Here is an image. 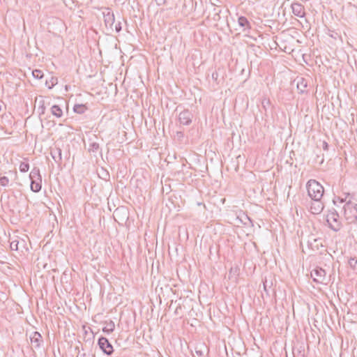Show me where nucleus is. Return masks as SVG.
Wrapping results in <instances>:
<instances>
[{
  "instance_id": "1",
  "label": "nucleus",
  "mask_w": 357,
  "mask_h": 357,
  "mask_svg": "<svg viewBox=\"0 0 357 357\" xmlns=\"http://www.w3.org/2000/svg\"><path fill=\"white\" fill-rule=\"evenodd\" d=\"M307 195L311 200L322 199L324 193V188L322 185L314 179H310L306 184Z\"/></svg>"
},
{
  "instance_id": "2",
  "label": "nucleus",
  "mask_w": 357,
  "mask_h": 357,
  "mask_svg": "<svg viewBox=\"0 0 357 357\" xmlns=\"http://www.w3.org/2000/svg\"><path fill=\"white\" fill-rule=\"evenodd\" d=\"M343 209L344 218L349 223H354L357 221V204L349 200L345 203Z\"/></svg>"
},
{
  "instance_id": "3",
  "label": "nucleus",
  "mask_w": 357,
  "mask_h": 357,
  "mask_svg": "<svg viewBox=\"0 0 357 357\" xmlns=\"http://www.w3.org/2000/svg\"><path fill=\"white\" fill-rule=\"evenodd\" d=\"M326 222L328 227L334 231H338L342 227V223L338 213L333 209L326 215Z\"/></svg>"
},
{
  "instance_id": "4",
  "label": "nucleus",
  "mask_w": 357,
  "mask_h": 357,
  "mask_svg": "<svg viewBox=\"0 0 357 357\" xmlns=\"http://www.w3.org/2000/svg\"><path fill=\"white\" fill-rule=\"evenodd\" d=\"M98 345L100 349L106 355L110 356L114 353V348L109 340L103 336L98 338Z\"/></svg>"
},
{
  "instance_id": "5",
  "label": "nucleus",
  "mask_w": 357,
  "mask_h": 357,
  "mask_svg": "<svg viewBox=\"0 0 357 357\" xmlns=\"http://www.w3.org/2000/svg\"><path fill=\"white\" fill-rule=\"evenodd\" d=\"M311 277L313 281L317 283H324L326 280V273L324 269L320 267H317L311 271Z\"/></svg>"
},
{
  "instance_id": "6",
  "label": "nucleus",
  "mask_w": 357,
  "mask_h": 357,
  "mask_svg": "<svg viewBox=\"0 0 357 357\" xmlns=\"http://www.w3.org/2000/svg\"><path fill=\"white\" fill-rule=\"evenodd\" d=\"M103 17L106 28L108 30L113 31V26L115 21L113 12L109 8H107L106 11L103 12Z\"/></svg>"
},
{
  "instance_id": "7",
  "label": "nucleus",
  "mask_w": 357,
  "mask_h": 357,
  "mask_svg": "<svg viewBox=\"0 0 357 357\" xmlns=\"http://www.w3.org/2000/svg\"><path fill=\"white\" fill-rule=\"evenodd\" d=\"M193 118L192 113L188 109H184L178 115V121L183 126H189Z\"/></svg>"
},
{
  "instance_id": "8",
  "label": "nucleus",
  "mask_w": 357,
  "mask_h": 357,
  "mask_svg": "<svg viewBox=\"0 0 357 357\" xmlns=\"http://www.w3.org/2000/svg\"><path fill=\"white\" fill-rule=\"evenodd\" d=\"M30 340L33 349H38L43 344V337L38 331H35L31 335Z\"/></svg>"
},
{
  "instance_id": "9",
  "label": "nucleus",
  "mask_w": 357,
  "mask_h": 357,
  "mask_svg": "<svg viewBox=\"0 0 357 357\" xmlns=\"http://www.w3.org/2000/svg\"><path fill=\"white\" fill-rule=\"evenodd\" d=\"M324 208V202L322 199H317L316 200H311V204L310 206V211L312 214H319L322 212Z\"/></svg>"
},
{
  "instance_id": "10",
  "label": "nucleus",
  "mask_w": 357,
  "mask_h": 357,
  "mask_svg": "<svg viewBox=\"0 0 357 357\" xmlns=\"http://www.w3.org/2000/svg\"><path fill=\"white\" fill-rule=\"evenodd\" d=\"M195 352L197 357H207L209 349L205 343H199L195 347Z\"/></svg>"
},
{
  "instance_id": "11",
  "label": "nucleus",
  "mask_w": 357,
  "mask_h": 357,
  "mask_svg": "<svg viewBox=\"0 0 357 357\" xmlns=\"http://www.w3.org/2000/svg\"><path fill=\"white\" fill-rule=\"evenodd\" d=\"M292 13L294 15L298 17H303L305 15L304 6L298 2L292 3L291 6Z\"/></svg>"
},
{
  "instance_id": "12",
  "label": "nucleus",
  "mask_w": 357,
  "mask_h": 357,
  "mask_svg": "<svg viewBox=\"0 0 357 357\" xmlns=\"http://www.w3.org/2000/svg\"><path fill=\"white\" fill-rule=\"evenodd\" d=\"M293 354L294 356H305V345L303 343L298 344L293 347Z\"/></svg>"
},
{
  "instance_id": "13",
  "label": "nucleus",
  "mask_w": 357,
  "mask_h": 357,
  "mask_svg": "<svg viewBox=\"0 0 357 357\" xmlns=\"http://www.w3.org/2000/svg\"><path fill=\"white\" fill-rule=\"evenodd\" d=\"M51 155L53 158V160L56 162L57 164H60L62 160L61 157V149L59 148H56L54 149H52L51 151Z\"/></svg>"
},
{
  "instance_id": "14",
  "label": "nucleus",
  "mask_w": 357,
  "mask_h": 357,
  "mask_svg": "<svg viewBox=\"0 0 357 357\" xmlns=\"http://www.w3.org/2000/svg\"><path fill=\"white\" fill-rule=\"evenodd\" d=\"M296 82L298 90H299L301 93H304L307 86V81L303 77H300L297 79Z\"/></svg>"
},
{
  "instance_id": "15",
  "label": "nucleus",
  "mask_w": 357,
  "mask_h": 357,
  "mask_svg": "<svg viewBox=\"0 0 357 357\" xmlns=\"http://www.w3.org/2000/svg\"><path fill=\"white\" fill-rule=\"evenodd\" d=\"M42 188V179L41 180H31V190L34 192H38L40 191Z\"/></svg>"
},
{
  "instance_id": "16",
  "label": "nucleus",
  "mask_w": 357,
  "mask_h": 357,
  "mask_svg": "<svg viewBox=\"0 0 357 357\" xmlns=\"http://www.w3.org/2000/svg\"><path fill=\"white\" fill-rule=\"evenodd\" d=\"M238 23L240 26L243 27V30L251 29V24L248 20V19L244 16H241L238 19Z\"/></svg>"
},
{
  "instance_id": "17",
  "label": "nucleus",
  "mask_w": 357,
  "mask_h": 357,
  "mask_svg": "<svg viewBox=\"0 0 357 357\" xmlns=\"http://www.w3.org/2000/svg\"><path fill=\"white\" fill-rule=\"evenodd\" d=\"M51 113L52 115H54V116H56L57 118H60L63 115V111H62L61 108L60 107V106H59L57 105H54L52 106Z\"/></svg>"
},
{
  "instance_id": "18",
  "label": "nucleus",
  "mask_w": 357,
  "mask_h": 357,
  "mask_svg": "<svg viewBox=\"0 0 357 357\" xmlns=\"http://www.w3.org/2000/svg\"><path fill=\"white\" fill-rule=\"evenodd\" d=\"M87 109L88 107L84 104H75L73 107V111L79 114H84Z\"/></svg>"
},
{
  "instance_id": "19",
  "label": "nucleus",
  "mask_w": 357,
  "mask_h": 357,
  "mask_svg": "<svg viewBox=\"0 0 357 357\" xmlns=\"http://www.w3.org/2000/svg\"><path fill=\"white\" fill-rule=\"evenodd\" d=\"M115 324L113 321L110 320L106 323V326L102 328V331L105 333L109 334L114 331Z\"/></svg>"
},
{
  "instance_id": "20",
  "label": "nucleus",
  "mask_w": 357,
  "mask_h": 357,
  "mask_svg": "<svg viewBox=\"0 0 357 357\" xmlns=\"http://www.w3.org/2000/svg\"><path fill=\"white\" fill-rule=\"evenodd\" d=\"M29 177L31 180H41V176L40 174V169L38 167H34L30 172Z\"/></svg>"
},
{
  "instance_id": "21",
  "label": "nucleus",
  "mask_w": 357,
  "mask_h": 357,
  "mask_svg": "<svg viewBox=\"0 0 357 357\" xmlns=\"http://www.w3.org/2000/svg\"><path fill=\"white\" fill-rule=\"evenodd\" d=\"M100 150L99 144L97 142H91L89 146V152L96 153L98 151Z\"/></svg>"
},
{
  "instance_id": "22",
  "label": "nucleus",
  "mask_w": 357,
  "mask_h": 357,
  "mask_svg": "<svg viewBox=\"0 0 357 357\" xmlns=\"http://www.w3.org/2000/svg\"><path fill=\"white\" fill-rule=\"evenodd\" d=\"M32 75L35 78L38 79H42L44 76L43 71L38 69L33 70L32 72Z\"/></svg>"
},
{
  "instance_id": "23",
  "label": "nucleus",
  "mask_w": 357,
  "mask_h": 357,
  "mask_svg": "<svg viewBox=\"0 0 357 357\" xmlns=\"http://www.w3.org/2000/svg\"><path fill=\"white\" fill-rule=\"evenodd\" d=\"M212 79L218 84H219L220 82H222L223 81V77H222L221 78L219 77V73H218V71H215V72L213 73V74H212Z\"/></svg>"
},
{
  "instance_id": "24",
  "label": "nucleus",
  "mask_w": 357,
  "mask_h": 357,
  "mask_svg": "<svg viewBox=\"0 0 357 357\" xmlns=\"http://www.w3.org/2000/svg\"><path fill=\"white\" fill-rule=\"evenodd\" d=\"M29 165L28 162H22L20 165V171L22 172H26L29 171Z\"/></svg>"
},
{
  "instance_id": "25",
  "label": "nucleus",
  "mask_w": 357,
  "mask_h": 357,
  "mask_svg": "<svg viewBox=\"0 0 357 357\" xmlns=\"http://www.w3.org/2000/svg\"><path fill=\"white\" fill-rule=\"evenodd\" d=\"M214 15L213 17V20L215 22H218L220 21L221 17H220V13H221V10H218L216 8H214Z\"/></svg>"
},
{
  "instance_id": "26",
  "label": "nucleus",
  "mask_w": 357,
  "mask_h": 357,
  "mask_svg": "<svg viewBox=\"0 0 357 357\" xmlns=\"http://www.w3.org/2000/svg\"><path fill=\"white\" fill-rule=\"evenodd\" d=\"M9 183V179L8 177L3 176L0 177V185L3 187L8 186Z\"/></svg>"
},
{
  "instance_id": "27",
  "label": "nucleus",
  "mask_w": 357,
  "mask_h": 357,
  "mask_svg": "<svg viewBox=\"0 0 357 357\" xmlns=\"http://www.w3.org/2000/svg\"><path fill=\"white\" fill-rule=\"evenodd\" d=\"M348 264L352 269H355L357 264V259L356 257H351L349 259Z\"/></svg>"
},
{
  "instance_id": "28",
  "label": "nucleus",
  "mask_w": 357,
  "mask_h": 357,
  "mask_svg": "<svg viewBox=\"0 0 357 357\" xmlns=\"http://www.w3.org/2000/svg\"><path fill=\"white\" fill-rule=\"evenodd\" d=\"M102 174H100L98 173V176L100 178L105 181H107L109 178V174L107 172L105 171L103 169H102Z\"/></svg>"
},
{
  "instance_id": "29",
  "label": "nucleus",
  "mask_w": 357,
  "mask_h": 357,
  "mask_svg": "<svg viewBox=\"0 0 357 357\" xmlns=\"http://www.w3.org/2000/svg\"><path fill=\"white\" fill-rule=\"evenodd\" d=\"M18 244L19 241H13L10 243V247L12 250H18Z\"/></svg>"
},
{
  "instance_id": "30",
  "label": "nucleus",
  "mask_w": 357,
  "mask_h": 357,
  "mask_svg": "<svg viewBox=\"0 0 357 357\" xmlns=\"http://www.w3.org/2000/svg\"><path fill=\"white\" fill-rule=\"evenodd\" d=\"M40 105H39L38 107V110L40 111L39 114L40 115H42V114H45V107L44 105V101L42 100L40 102Z\"/></svg>"
},
{
  "instance_id": "31",
  "label": "nucleus",
  "mask_w": 357,
  "mask_h": 357,
  "mask_svg": "<svg viewBox=\"0 0 357 357\" xmlns=\"http://www.w3.org/2000/svg\"><path fill=\"white\" fill-rule=\"evenodd\" d=\"M114 29L117 33L120 32L121 31V22H119L117 24H115Z\"/></svg>"
},
{
  "instance_id": "32",
  "label": "nucleus",
  "mask_w": 357,
  "mask_h": 357,
  "mask_svg": "<svg viewBox=\"0 0 357 357\" xmlns=\"http://www.w3.org/2000/svg\"><path fill=\"white\" fill-rule=\"evenodd\" d=\"M158 6H162L166 3V0H155Z\"/></svg>"
},
{
  "instance_id": "33",
  "label": "nucleus",
  "mask_w": 357,
  "mask_h": 357,
  "mask_svg": "<svg viewBox=\"0 0 357 357\" xmlns=\"http://www.w3.org/2000/svg\"><path fill=\"white\" fill-rule=\"evenodd\" d=\"M56 80H57L56 78L52 77V85L48 86V88L51 89L56 83Z\"/></svg>"
},
{
  "instance_id": "34",
  "label": "nucleus",
  "mask_w": 357,
  "mask_h": 357,
  "mask_svg": "<svg viewBox=\"0 0 357 357\" xmlns=\"http://www.w3.org/2000/svg\"><path fill=\"white\" fill-rule=\"evenodd\" d=\"M323 149L325 151H327L328 149V144L327 142H323Z\"/></svg>"
},
{
  "instance_id": "35",
  "label": "nucleus",
  "mask_w": 357,
  "mask_h": 357,
  "mask_svg": "<svg viewBox=\"0 0 357 357\" xmlns=\"http://www.w3.org/2000/svg\"><path fill=\"white\" fill-rule=\"evenodd\" d=\"M237 271H238V268H231L230 271H229V274H231V273H236Z\"/></svg>"
},
{
  "instance_id": "36",
  "label": "nucleus",
  "mask_w": 357,
  "mask_h": 357,
  "mask_svg": "<svg viewBox=\"0 0 357 357\" xmlns=\"http://www.w3.org/2000/svg\"><path fill=\"white\" fill-rule=\"evenodd\" d=\"M264 291L266 292V294H268L266 282H264Z\"/></svg>"
},
{
  "instance_id": "37",
  "label": "nucleus",
  "mask_w": 357,
  "mask_h": 357,
  "mask_svg": "<svg viewBox=\"0 0 357 357\" xmlns=\"http://www.w3.org/2000/svg\"><path fill=\"white\" fill-rule=\"evenodd\" d=\"M181 306L177 307L176 310H175V313L177 314L178 312V310H181Z\"/></svg>"
},
{
  "instance_id": "38",
  "label": "nucleus",
  "mask_w": 357,
  "mask_h": 357,
  "mask_svg": "<svg viewBox=\"0 0 357 357\" xmlns=\"http://www.w3.org/2000/svg\"><path fill=\"white\" fill-rule=\"evenodd\" d=\"M338 199L340 200V202H344V200L343 199H341L340 197H338Z\"/></svg>"
},
{
  "instance_id": "39",
  "label": "nucleus",
  "mask_w": 357,
  "mask_h": 357,
  "mask_svg": "<svg viewBox=\"0 0 357 357\" xmlns=\"http://www.w3.org/2000/svg\"><path fill=\"white\" fill-rule=\"evenodd\" d=\"M80 357H87V356H86V354H82V355L80 356Z\"/></svg>"
},
{
  "instance_id": "40",
  "label": "nucleus",
  "mask_w": 357,
  "mask_h": 357,
  "mask_svg": "<svg viewBox=\"0 0 357 357\" xmlns=\"http://www.w3.org/2000/svg\"><path fill=\"white\" fill-rule=\"evenodd\" d=\"M319 241V240H318V239H314V243H317Z\"/></svg>"
}]
</instances>
